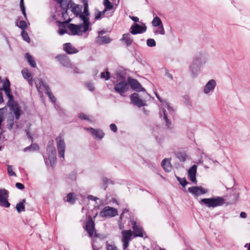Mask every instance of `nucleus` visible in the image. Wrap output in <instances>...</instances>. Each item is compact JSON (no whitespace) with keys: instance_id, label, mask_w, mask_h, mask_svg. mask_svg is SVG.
Instances as JSON below:
<instances>
[{"instance_id":"obj_1","label":"nucleus","mask_w":250,"mask_h":250,"mask_svg":"<svg viewBox=\"0 0 250 250\" xmlns=\"http://www.w3.org/2000/svg\"><path fill=\"white\" fill-rule=\"evenodd\" d=\"M155 95L159 101L162 103L159 111L160 117L161 119L163 118L166 122V126L169 128L171 125L170 119L173 116L175 110L165 100H162L156 93H155Z\"/></svg>"},{"instance_id":"obj_2","label":"nucleus","mask_w":250,"mask_h":250,"mask_svg":"<svg viewBox=\"0 0 250 250\" xmlns=\"http://www.w3.org/2000/svg\"><path fill=\"white\" fill-rule=\"evenodd\" d=\"M225 199L221 196H214L211 198H203L199 201L202 206H205L208 208H212L221 207L225 204Z\"/></svg>"},{"instance_id":"obj_3","label":"nucleus","mask_w":250,"mask_h":250,"mask_svg":"<svg viewBox=\"0 0 250 250\" xmlns=\"http://www.w3.org/2000/svg\"><path fill=\"white\" fill-rule=\"evenodd\" d=\"M209 55L205 50L197 52L193 57L192 61L201 66L205 65L208 62Z\"/></svg>"},{"instance_id":"obj_4","label":"nucleus","mask_w":250,"mask_h":250,"mask_svg":"<svg viewBox=\"0 0 250 250\" xmlns=\"http://www.w3.org/2000/svg\"><path fill=\"white\" fill-rule=\"evenodd\" d=\"M0 90H3L9 100L7 102L8 106L10 104H13L14 97L11 93L10 83L7 78L3 82L2 87L0 88Z\"/></svg>"},{"instance_id":"obj_5","label":"nucleus","mask_w":250,"mask_h":250,"mask_svg":"<svg viewBox=\"0 0 250 250\" xmlns=\"http://www.w3.org/2000/svg\"><path fill=\"white\" fill-rule=\"evenodd\" d=\"M57 147L60 158L62 161L64 159V152L65 150V143L62 137L60 135L56 138Z\"/></svg>"},{"instance_id":"obj_6","label":"nucleus","mask_w":250,"mask_h":250,"mask_svg":"<svg viewBox=\"0 0 250 250\" xmlns=\"http://www.w3.org/2000/svg\"><path fill=\"white\" fill-rule=\"evenodd\" d=\"M47 152L50 165L54 167L56 161V151L52 142L47 146Z\"/></svg>"},{"instance_id":"obj_7","label":"nucleus","mask_w":250,"mask_h":250,"mask_svg":"<svg viewBox=\"0 0 250 250\" xmlns=\"http://www.w3.org/2000/svg\"><path fill=\"white\" fill-rule=\"evenodd\" d=\"M129 89L127 82L125 80L115 84L114 89L121 96H124V93Z\"/></svg>"},{"instance_id":"obj_8","label":"nucleus","mask_w":250,"mask_h":250,"mask_svg":"<svg viewBox=\"0 0 250 250\" xmlns=\"http://www.w3.org/2000/svg\"><path fill=\"white\" fill-rule=\"evenodd\" d=\"M99 215L101 217H113L118 215V211L114 208L106 206L100 211Z\"/></svg>"},{"instance_id":"obj_9","label":"nucleus","mask_w":250,"mask_h":250,"mask_svg":"<svg viewBox=\"0 0 250 250\" xmlns=\"http://www.w3.org/2000/svg\"><path fill=\"white\" fill-rule=\"evenodd\" d=\"M9 192L4 188L0 189V206L9 208L10 204L8 201Z\"/></svg>"},{"instance_id":"obj_10","label":"nucleus","mask_w":250,"mask_h":250,"mask_svg":"<svg viewBox=\"0 0 250 250\" xmlns=\"http://www.w3.org/2000/svg\"><path fill=\"white\" fill-rule=\"evenodd\" d=\"M39 83L40 86H39L38 84L36 83V87L38 89L39 92H40V86H42V87L45 89L46 92V94L47 95L50 100L53 103H55L56 102V98L53 95V93L51 92L49 86L48 85L44 83L42 79H39Z\"/></svg>"},{"instance_id":"obj_11","label":"nucleus","mask_w":250,"mask_h":250,"mask_svg":"<svg viewBox=\"0 0 250 250\" xmlns=\"http://www.w3.org/2000/svg\"><path fill=\"white\" fill-rule=\"evenodd\" d=\"M68 28L70 31L69 34L72 35L81 36L83 35V33H84V31H83V26L81 24H74L73 23H70L68 25Z\"/></svg>"},{"instance_id":"obj_12","label":"nucleus","mask_w":250,"mask_h":250,"mask_svg":"<svg viewBox=\"0 0 250 250\" xmlns=\"http://www.w3.org/2000/svg\"><path fill=\"white\" fill-rule=\"evenodd\" d=\"M201 66V65L192 61L188 67L189 72L192 78H195L198 76Z\"/></svg>"},{"instance_id":"obj_13","label":"nucleus","mask_w":250,"mask_h":250,"mask_svg":"<svg viewBox=\"0 0 250 250\" xmlns=\"http://www.w3.org/2000/svg\"><path fill=\"white\" fill-rule=\"evenodd\" d=\"M188 191L193 195L195 197L206 194L208 192V189H205L202 187L194 186L190 187L188 188Z\"/></svg>"},{"instance_id":"obj_14","label":"nucleus","mask_w":250,"mask_h":250,"mask_svg":"<svg viewBox=\"0 0 250 250\" xmlns=\"http://www.w3.org/2000/svg\"><path fill=\"white\" fill-rule=\"evenodd\" d=\"M84 228L88 233L89 236L92 237L95 232V223L91 216H88V220Z\"/></svg>"},{"instance_id":"obj_15","label":"nucleus","mask_w":250,"mask_h":250,"mask_svg":"<svg viewBox=\"0 0 250 250\" xmlns=\"http://www.w3.org/2000/svg\"><path fill=\"white\" fill-rule=\"evenodd\" d=\"M130 30V32L133 35L141 34L146 31V26L145 24L141 25L137 23H135L131 25Z\"/></svg>"},{"instance_id":"obj_16","label":"nucleus","mask_w":250,"mask_h":250,"mask_svg":"<svg viewBox=\"0 0 250 250\" xmlns=\"http://www.w3.org/2000/svg\"><path fill=\"white\" fill-rule=\"evenodd\" d=\"M128 84L131 86V88L134 91L137 92L145 91V89L143 87L141 84L136 79L128 78Z\"/></svg>"},{"instance_id":"obj_17","label":"nucleus","mask_w":250,"mask_h":250,"mask_svg":"<svg viewBox=\"0 0 250 250\" xmlns=\"http://www.w3.org/2000/svg\"><path fill=\"white\" fill-rule=\"evenodd\" d=\"M130 98L131 102L138 107L146 105V104L143 100L139 98L138 94L136 93H134L131 94L130 96Z\"/></svg>"},{"instance_id":"obj_18","label":"nucleus","mask_w":250,"mask_h":250,"mask_svg":"<svg viewBox=\"0 0 250 250\" xmlns=\"http://www.w3.org/2000/svg\"><path fill=\"white\" fill-rule=\"evenodd\" d=\"M197 166L195 165L192 166L188 171V176L190 180L194 184H197V181L196 178L197 172Z\"/></svg>"},{"instance_id":"obj_19","label":"nucleus","mask_w":250,"mask_h":250,"mask_svg":"<svg viewBox=\"0 0 250 250\" xmlns=\"http://www.w3.org/2000/svg\"><path fill=\"white\" fill-rule=\"evenodd\" d=\"M78 17L83 21V23L81 24L83 26V31L86 32L89 30L90 24L89 16L83 15L81 13Z\"/></svg>"},{"instance_id":"obj_20","label":"nucleus","mask_w":250,"mask_h":250,"mask_svg":"<svg viewBox=\"0 0 250 250\" xmlns=\"http://www.w3.org/2000/svg\"><path fill=\"white\" fill-rule=\"evenodd\" d=\"M132 229H133L134 235L135 237H144L143 229L142 227L137 224L135 221H131Z\"/></svg>"},{"instance_id":"obj_21","label":"nucleus","mask_w":250,"mask_h":250,"mask_svg":"<svg viewBox=\"0 0 250 250\" xmlns=\"http://www.w3.org/2000/svg\"><path fill=\"white\" fill-rule=\"evenodd\" d=\"M84 129L89 131L95 138L101 140L104 137V134L101 129H94L92 127L85 128Z\"/></svg>"},{"instance_id":"obj_22","label":"nucleus","mask_w":250,"mask_h":250,"mask_svg":"<svg viewBox=\"0 0 250 250\" xmlns=\"http://www.w3.org/2000/svg\"><path fill=\"white\" fill-rule=\"evenodd\" d=\"M57 58L63 66L68 68L71 66V62L66 55H59L57 56Z\"/></svg>"},{"instance_id":"obj_23","label":"nucleus","mask_w":250,"mask_h":250,"mask_svg":"<svg viewBox=\"0 0 250 250\" xmlns=\"http://www.w3.org/2000/svg\"><path fill=\"white\" fill-rule=\"evenodd\" d=\"M216 85V81L213 79L210 80L204 86V92L205 94L209 93L214 89Z\"/></svg>"},{"instance_id":"obj_24","label":"nucleus","mask_w":250,"mask_h":250,"mask_svg":"<svg viewBox=\"0 0 250 250\" xmlns=\"http://www.w3.org/2000/svg\"><path fill=\"white\" fill-rule=\"evenodd\" d=\"M63 50L68 54L77 53L78 50L72 46L70 42L65 43L63 45Z\"/></svg>"},{"instance_id":"obj_25","label":"nucleus","mask_w":250,"mask_h":250,"mask_svg":"<svg viewBox=\"0 0 250 250\" xmlns=\"http://www.w3.org/2000/svg\"><path fill=\"white\" fill-rule=\"evenodd\" d=\"M112 40L108 36L99 35L96 39V42L99 44H104L110 42Z\"/></svg>"},{"instance_id":"obj_26","label":"nucleus","mask_w":250,"mask_h":250,"mask_svg":"<svg viewBox=\"0 0 250 250\" xmlns=\"http://www.w3.org/2000/svg\"><path fill=\"white\" fill-rule=\"evenodd\" d=\"M8 106L10 107V110L14 112L16 119L19 120L21 115V111L18 105L10 104Z\"/></svg>"},{"instance_id":"obj_27","label":"nucleus","mask_w":250,"mask_h":250,"mask_svg":"<svg viewBox=\"0 0 250 250\" xmlns=\"http://www.w3.org/2000/svg\"><path fill=\"white\" fill-rule=\"evenodd\" d=\"M171 159H164L161 165L165 170L167 172H169L171 170L172 167L170 164V161Z\"/></svg>"},{"instance_id":"obj_28","label":"nucleus","mask_w":250,"mask_h":250,"mask_svg":"<svg viewBox=\"0 0 250 250\" xmlns=\"http://www.w3.org/2000/svg\"><path fill=\"white\" fill-rule=\"evenodd\" d=\"M121 40L125 43L127 46H130L133 42V40L129 33L123 34Z\"/></svg>"},{"instance_id":"obj_29","label":"nucleus","mask_w":250,"mask_h":250,"mask_svg":"<svg viewBox=\"0 0 250 250\" xmlns=\"http://www.w3.org/2000/svg\"><path fill=\"white\" fill-rule=\"evenodd\" d=\"M70 7L72 8V12L76 16V17H78V15L82 13L81 9L78 4L72 3L71 4Z\"/></svg>"},{"instance_id":"obj_30","label":"nucleus","mask_w":250,"mask_h":250,"mask_svg":"<svg viewBox=\"0 0 250 250\" xmlns=\"http://www.w3.org/2000/svg\"><path fill=\"white\" fill-rule=\"evenodd\" d=\"M175 155L176 158L182 162L186 161L188 158L187 154L185 152H177L175 153Z\"/></svg>"},{"instance_id":"obj_31","label":"nucleus","mask_w":250,"mask_h":250,"mask_svg":"<svg viewBox=\"0 0 250 250\" xmlns=\"http://www.w3.org/2000/svg\"><path fill=\"white\" fill-rule=\"evenodd\" d=\"M22 76L24 79L28 80L29 83L31 84L32 83V78L31 73H30L27 69H24L21 71Z\"/></svg>"},{"instance_id":"obj_32","label":"nucleus","mask_w":250,"mask_h":250,"mask_svg":"<svg viewBox=\"0 0 250 250\" xmlns=\"http://www.w3.org/2000/svg\"><path fill=\"white\" fill-rule=\"evenodd\" d=\"M122 234V240H128L130 241L131 237L132 235V232L131 230H123Z\"/></svg>"},{"instance_id":"obj_33","label":"nucleus","mask_w":250,"mask_h":250,"mask_svg":"<svg viewBox=\"0 0 250 250\" xmlns=\"http://www.w3.org/2000/svg\"><path fill=\"white\" fill-rule=\"evenodd\" d=\"M39 149V146L37 144H32L30 146L25 147L23 149L24 152H26L28 151H36Z\"/></svg>"},{"instance_id":"obj_34","label":"nucleus","mask_w":250,"mask_h":250,"mask_svg":"<svg viewBox=\"0 0 250 250\" xmlns=\"http://www.w3.org/2000/svg\"><path fill=\"white\" fill-rule=\"evenodd\" d=\"M25 58L31 66L32 67H35L36 66V63L35 61L33 59L32 57L28 53H26L25 54Z\"/></svg>"},{"instance_id":"obj_35","label":"nucleus","mask_w":250,"mask_h":250,"mask_svg":"<svg viewBox=\"0 0 250 250\" xmlns=\"http://www.w3.org/2000/svg\"><path fill=\"white\" fill-rule=\"evenodd\" d=\"M152 24L154 27H158L163 25L161 19L158 16H156L154 18L152 21Z\"/></svg>"},{"instance_id":"obj_36","label":"nucleus","mask_w":250,"mask_h":250,"mask_svg":"<svg viewBox=\"0 0 250 250\" xmlns=\"http://www.w3.org/2000/svg\"><path fill=\"white\" fill-rule=\"evenodd\" d=\"M76 198L75 194L74 193H69L66 196V201L70 203L71 204H74L75 202Z\"/></svg>"},{"instance_id":"obj_37","label":"nucleus","mask_w":250,"mask_h":250,"mask_svg":"<svg viewBox=\"0 0 250 250\" xmlns=\"http://www.w3.org/2000/svg\"><path fill=\"white\" fill-rule=\"evenodd\" d=\"M25 202V199H23L22 202H20L16 205V209L19 213L25 211V206L23 202Z\"/></svg>"},{"instance_id":"obj_38","label":"nucleus","mask_w":250,"mask_h":250,"mask_svg":"<svg viewBox=\"0 0 250 250\" xmlns=\"http://www.w3.org/2000/svg\"><path fill=\"white\" fill-rule=\"evenodd\" d=\"M105 246L106 250H119L113 242L109 243L107 241Z\"/></svg>"},{"instance_id":"obj_39","label":"nucleus","mask_w":250,"mask_h":250,"mask_svg":"<svg viewBox=\"0 0 250 250\" xmlns=\"http://www.w3.org/2000/svg\"><path fill=\"white\" fill-rule=\"evenodd\" d=\"M103 4L105 8V10H110L113 7V4L110 2L109 0H104Z\"/></svg>"},{"instance_id":"obj_40","label":"nucleus","mask_w":250,"mask_h":250,"mask_svg":"<svg viewBox=\"0 0 250 250\" xmlns=\"http://www.w3.org/2000/svg\"><path fill=\"white\" fill-rule=\"evenodd\" d=\"M21 35L23 40L29 43L30 42V38L28 36L27 32L26 31L23 30L21 33Z\"/></svg>"},{"instance_id":"obj_41","label":"nucleus","mask_w":250,"mask_h":250,"mask_svg":"<svg viewBox=\"0 0 250 250\" xmlns=\"http://www.w3.org/2000/svg\"><path fill=\"white\" fill-rule=\"evenodd\" d=\"M102 180H103V182L104 183V185H103L102 188L104 190H105L106 189L107 185L110 184H113L111 180H110V179H108L105 177L103 178Z\"/></svg>"},{"instance_id":"obj_42","label":"nucleus","mask_w":250,"mask_h":250,"mask_svg":"<svg viewBox=\"0 0 250 250\" xmlns=\"http://www.w3.org/2000/svg\"><path fill=\"white\" fill-rule=\"evenodd\" d=\"M16 25L18 26L20 28L23 30L26 29L27 27V24L26 22L24 21H20L19 24L18 23H16Z\"/></svg>"},{"instance_id":"obj_43","label":"nucleus","mask_w":250,"mask_h":250,"mask_svg":"<svg viewBox=\"0 0 250 250\" xmlns=\"http://www.w3.org/2000/svg\"><path fill=\"white\" fill-rule=\"evenodd\" d=\"M14 124V119L12 116L10 119L7 120V128L8 129L11 130Z\"/></svg>"},{"instance_id":"obj_44","label":"nucleus","mask_w":250,"mask_h":250,"mask_svg":"<svg viewBox=\"0 0 250 250\" xmlns=\"http://www.w3.org/2000/svg\"><path fill=\"white\" fill-rule=\"evenodd\" d=\"M158 29L154 31V33L155 34H160L164 35L165 34V31L163 25L158 26Z\"/></svg>"},{"instance_id":"obj_45","label":"nucleus","mask_w":250,"mask_h":250,"mask_svg":"<svg viewBox=\"0 0 250 250\" xmlns=\"http://www.w3.org/2000/svg\"><path fill=\"white\" fill-rule=\"evenodd\" d=\"M146 44L148 47H154L156 43L155 41L153 39H148L146 40Z\"/></svg>"},{"instance_id":"obj_46","label":"nucleus","mask_w":250,"mask_h":250,"mask_svg":"<svg viewBox=\"0 0 250 250\" xmlns=\"http://www.w3.org/2000/svg\"><path fill=\"white\" fill-rule=\"evenodd\" d=\"M83 11L82 14L89 17L90 13L88 10V3L85 2V4H83Z\"/></svg>"},{"instance_id":"obj_47","label":"nucleus","mask_w":250,"mask_h":250,"mask_svg":"<svg viewBox=\"0 0 250 250\" xmlns=\"http://www.w3.org/2000/svg\"><path fill=\"white\" fill-rule=\"evenodd\" d=\"M101 78L104 79L105 80H108L110 78V73L106 71L105 72H102L101 73Z\"/></svg>"},{"instance_id":"obj_48","label":"nucleus","mask_w":250,"mask_h":250,"mask_svg":"<svg viewBox=\"0 0 250 250\" xmlns=\"http://www.w3.org/2000/svg\"><path fill=\"white\" fill-rule=\"evenodd\" d=\"M177 180L179 182L180 184L183 187H185L188 184L185 178H181L179 177H177Z\"/></svg>"},{"instance_id":"obj_49","label":"nucleus","mask_w":250,"mask_h":250,"mask_svg":"<svg viewBox=\"0 0 250 250\" xmlns=\"http://www.w3.org/2000/svg\"><path fill=\"white\" fill-rule=\"evenodd\" d=\"M59 3H60L61 6L62 8L66 9L65 12H67V9L68 8L69 4L67 3H64L62 2L63 0H56Z\"/></svg>"},{"instance_id":"obj_50","label":"nucleus","mask_w":250,"mask_h":250,"mask_svg":"<svg viewBox=\"0 0 250 250\" xmlns=\"http://www.w3.org/2000/svg\"><path fill=\"white\" fill-rule=\"evenodd\" d=\"M78 116L81 120H85L88 122H91V120L89 118V116L86 115L83 113H80Z\"/></svg>"},{"instance_id":"obj_51","label":"nucleus","mask_w":250,"mask_h":250,"mask_svg":"<svg viewBox=\"0 0 250 250\" xmlns=\"http://www.w3.org/2000/svg\"><path fill=\"white\" fill-rule=\"evenodd\" d=\"M7 171L8 173L10 176H16V173L13 171L12 167L11 166L8 165L7 166Z\"/></svg>"},{"instance_id":"obj_52","label":"nucleus","mask_w":250,"mask_h":250,"mask_svg":"<svg viewBox=\"0 0 250 250\" xmlns=\"http://www.w3.org/2000/svg\"><path fill=\"white\" fill-rule=\"evenodd\" d=\"M86 86L87 87V88L90 91H93L94 90V87L92 83H86L85 84Z\"/></svg>"},{"instance_id":"obj_53","label":"nucleus","mask_w":250,"mask_h":250,"mask_svg":"<svg viewBox=\"0 0 250 250\" xmlns=\"http://www.w3.org/2000/svg\"><path fill=\"white\" fill-rule=\"evenodd\" d=\"M110 129L114 132H116L117 131V127L115 124H111L110 125Z\"/></svg>"},{"instance_id":"obj_54","label":"nucleus","mask_w":250,"mask_h":250,"mask_svg":"<svg viewBox=\"0 0 250 250\" xmlns=\"http://www.w3.org/2000/svg\"><path fill=\"white\" fill-rule=\"evenodd\" d=\"M16 187L19 189H23L24 188V186L21 183H17L16 184Z\"/></svg>"},{"instance_id":"obj_55","label":"nucleus","mask_w":250,"mask_h":250,"mask_svg":"<svg viewBox=\"0 0 250 250\" xmlns=\"http://www.w3.org/2000/svg\"><path fill=\"white\" fill-rule=\"evenodd\" d=\"M123 242V247L124 249H126L129 246V242L128 240H122Z\"/></svg>"},{"instance_id":"obj_56","label":"nucleus","mask_w":250,"mask_h":250,"mask_svg":"<svg viewBox=\"0 0 250 250\" xmlns=\"http://www.w3.org/2000/svg\"><path fill=\"white\" fill-rule=\"evenodd\" d=\"M101 14L99 12V11H98L97 13L95 14V20H100L101 18Z\"/></svg>"},{"instance_id":"obj_57","label":"nucleus","mask_w":250,"mask_h":250,"mask_svg":"<svg viewBox=\"0 0 250 250\" xmlns=\"http://www.w3.org/2000/svg\"><path fill=\"white\" fill-rule=\"evenodd\" d=\"M26 133V135L28 138L29 139H30L31 140V142H33V137L31 136V134H30V132L29 131V130L26 129L25 130Z\"/></svg>"},{"instance_id":"obj_58","label":"nucleus","mask_w":250,"mask_h":250,"mask_svg":"<svg viewBox=\"0 0 250 250\" xmlns=\"http://www.w3.org/2000/svg\"><path fill=\"white\" fill-rule=\"evenodd\" d=\"M87 198L89 200H91L94 201H96L98 199H99L98 198H97L96 197H95V196H94L93 195H88V197H87Z\"/></svg>"},{"instance_id":"obj_59","label":"nucleus","mask_w":250,"mask_h":250,"mask_svg":"<svg viewBox=\"0 0 250 250\" xmlns=\"http://www.w3.org/2000/svg\"><path fill=\"white\" fill-rule=\"evenodd\" d=\"M58 33L60 35H63L64 34L67 33V31L66 29H61V28H60L59 30V31H58Z\"/></svg>"},{"instance_id":"obj_60","label":"nucleus","mask_w":250,"mask_h":250,"mask_svg":"<svg viewBox=\"0 0 250 250\" xmlns=\"http://www.w3.org/2000/svg\"><path fill=\"white\" fill-rule=\"evenodd\" d=\"M129 18L134 22H137L139 21V19L137 17L129 16Z\"/></svg>"},{"instance_id":"obj_61","label":"nucleus","mask_w":250,"mask_h":250,"mask_svg":"<svg viewBox=\"0 0 250 250\" xmlns=\"http://www.w3.org/2000/svg\"><path fill=\"white\" fill-rule=\"evenodd\" d=\"M22 14L23 15V16L25 19H27V15L25 12V8H22V9L21 10Z\"/></svg>"},{"instance_id":"obj_62","label":"nucleus","mask_w":250,"mask_h":250,"mask_svg":"<svg viewBox=\"0 0 250 250\" xmlns=\"http://www.w3.org/2000/svg\"><path fill=\"white\" fill-rule=\"evenodd\" d=\"M247 213L245 212H241L240 214V217L242 218H246L247 217Z\"/></svg>"},{"instance_id":"obj_63","label":"nucleus","mask_w":250,"mask_h":250,"mask_svg":"<svg viewBox=\"0 0 250 250\" xmlns=\"http://www.w3.org/2000/svg\"><path fill=\"white\" fill-rule=\"evenodd\" d=\"M20 7H21V10L22 9L23 7V8H25V7L24 5L23 0H20Z\"/></svg>"},{"instance_id":"obj_64","label":"nucleus","mask_w":250,"mask_h":250,"mask_svg":"<svg viewBox=\"0 0 250 250\" xmlns=\"http://www.w3.org/2000/svg\"><path fill=\"white\" fill-rule=\"evenodd\" d=\"M244 247L245 248H247V250H250V243H246Z\"/></svg>"}]
</instances>
